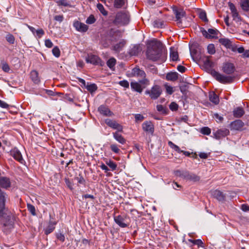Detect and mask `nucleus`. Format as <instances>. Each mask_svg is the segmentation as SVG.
Masks as SVG:
<instances>
[{
	"mask_svg": "<svg viewBox=\"0 0 249 249\" xmlns=\"http://www.w3.org/2000/svg\"><path fill=\"white\" fill-rule=\"evenodd\" d=\"M75 179L77 180L78 183L81 184H85L86 181L83 176L79 174V176L75 178Z\"/></svg>",
	"mask_w": 249,
	"mask_h": 249,
	"instance_id": "obj_50",
	"label": "nucleus"
},
{
	"mask_svg": "<svg viewBox=\"0 0 249 249\" xmlns=\"http://www.w3.org/2000/svg\"><path fill=\"white\" fill-rule=\"evenodd\" d=\"M209 100L215 105H217L219 102L218 96L213 92L209 93Z\"/></svg>",
	"mask_w": 249,
	"mask_h": 249,
	"instance_id": "obj_32",
	"label": "nucleus"
},
{
	"mask_svg": "<svg viewBox=\"0 0 249 249\" xmlns=\"http://www.w3.org/2000/svg\"><path fill=\"white\" fill-rule=\"evenodd\" d=\"M114 138L121 144H124L125 143L126 140L118 132H115L113 133Z\"/></svg>",
	"mask_w": 249,
	"mask_h": 249,
	"instance_id": "obj_27",
	"label": "nucleus"
},
{
	"mask_svg": "<svg viewBox=\"0 0 249 249\" xmlns=\"http://www.w3.org/2000/svg\"><path fill=\"white\" fill-rule=\"evenodd\" d=\"M184 177L186 179L194 182L198 181L200 179L199 177L194 174H187L184 176Z\"/></svg>",
	"mask_w": 249,
	"mask_h": 249,
	"instance_id": "obj_31",
	"label": "nucleus"
},
{
	"mask_svg": "<svg viewBox=\"0 0 249 249\" xmlns=\"http://www.w3.org/2000/svg\"><path fill=\"white\" fill-rule=\"evenodd\" d=\"M219 42L227 48H230L232 46L231 40L226 38H221L219 39Z\"/></svg>",
	"mask_w": 249,
	"mask_h": 249,
	"instance_id": "obj_26",
	"label": "nucleus"
},
{
	"mask_svg": "<svg viewBox=\"0 0 249 249\" xmlns=\"http://www.w3.org/2000/svg\"><path fill=\"white\" fill-rule=\"evenodd\" d=\"M36 36L38 38H40L43 35H44V31L42 29H39L38 30H36Z\"/></svg>",
	"mask_w": 249,
	"mask_h": 249,
	"instance_id": "obj_59",
	"label": "nucleus"
},
{
	"mask_svg": "<svg viewBox=\"0 0 249 249\" xmlns=\"http://www.w3.org/2000/svg\"><path fill=\"white\" fill-rule=\"evenodd\" d=\"M222 71L226 74L231 75L235 71V67L233 64L231 63H225L222 66Z\"/></svg>",
	"mask_w": 249,
	"mask_h": 249,
	"instance_id": "obj_12",
	"label": "nucleus"
},
{
	"mask_svg": "<svg viewBox=\"0 0 249 249\" xmlns=\"http://www.w3.org/2000/svg\"><path fill=\"white\" fill-rule=\"evenodd\" d=\"M119 84L120 86L126 88H128L129 85L128 82L126 80L121 81L119 82Z\"/></svg>",
	"mask_w": 249,
	"mask_h": 249,
	"instance_id": "obj_57",
	"label": "nucleus"
},
{
	"mask_svg": "<svg viewBox=\"0 0 249 249\" xmlns=\"http://www.w3.org/2000/svg\"><path fill=\"white\" fill-rule=\"evenodd\" d=\"M45 46L49 48H52L53 46V43L50 39H46L45 41Z\"/></svg>",
	"mask_w": 249,
	"mask_h": 249,
	"instance_id": "obj_62",
	"label": "nucleus"
},
{
	"mask_svg": "<svg viewBox=\"0 0 249 249\" xmlns=\"http://www.w3.org/2000/svg\"><path fill=\"white\" fill-rule=\"evenodd\" d=\"M207 52L210 54H213L215 53V47L213 44H210L208 45Z\"/></svg>",
	"mask_w": 249,
	"mask_h": 249,
	"instance_id": "obj_41",
	"label": "nucleus"
},
{
	"mask_svg": "<svg viewBox=\"0 0 249 249\" xmlns=\"http://www.w3.org/2000/svg\"><path fill=\"white\" fill-rule=\"evenodd\" d=\"M189 242L192 243L193 245H196L198 247H202L203 243L200 239L192 240L189 239Z\"/></svg>",
	"mask_w": 249,
	"mask_h": 249,
	"instance_id": "obj_40",
	"label": "nucleus"
},
{
	"mask_svg": "<svg viewBox=\"0 0 249 249\" xmlns=\"http://www.w3.org/2000/svg\"><path fill=\"white\" fill-rule=\"evenodd\" d=\"M129 77H139L144 78L146 77L145 72L142 70H141L139 67H136L133 68L131 72L128 73Z\"/></svg>",
	"mask_w": 249,
	"mask_h": 249,
	"instance_id": "obj_11",
	"label": "nucleus"
},
{
	"mask_svg": "<svg viewBox=\"0 0 249 249\" xmlns=\"http://www.w3.org/2000/svg\"><path fill=\"white\" fill-rule=\"evenodd\" d=\"M126 217L125 216L119 215L114 216V219L116 223L121 228H125L129 225V224L126 222Z\"/></svg>",
	"mask_w": 249,
	"mask_h": 249,
	"instance_id": "obj_13",
	"label": "nucleus"
},
{
	"mask_svg": "<svg viewBox=\"0 0 249 249\" xmlns=\"http://www.w3.org/2000/svg\"><path fill=\"white\" fill-rule=\"evenodd\" d=\"M9 105L6 102L0 100V107L2 108H8L9 107Z\"/></svg>",
	"mask_w": 249,
	"mask_h": 249,
	"instance_id": "obj_64",
	"label": "nucleus"
},
{
	"mask_svg": "<svg viewBox=\"0 0 249 249\" xmlns=\"http://www.w3.org/2000/svg\"><path fill=\"white\" fill-rule=\"evenodd\" d=\"M130 86L133 90L139 93H141L144 89V87H142L139 82H132L130 83Z\"/></svg>",
	"mask_w": 249,
	"mask_h": 249,
	"instance_id": "obj_22",
	"label": "nucleus"
},
{
	"mask_svg": "<svg viewBox=\"0 0 249 249\" xmlns=\"http://www.w3.org/2000/svg\"><path fill=\"white\" fill-rule=\"evenodd\" d=\"M135 119L136 123L142 122L144 119L143 115L140 114H136L135 115Z\"/></svg>",
	"mask_w": 249,
	"mask_h": 249,
	"instance_id": "obj_52",
	"label": "nucleus"
},
{
	"mask_svg": "<svg viewBox=\"0 0 249 249\" xmlns=\"http://www.w3.org/2000/svg\"><path fill=\"white\" fill-rule=\"evenodd\" d=\"M95 21V19L93 15H90L86 20V23L88 24H92Z\"/></svg>",
	"mask_w": 249,
	"mask_h": 249,
	"instance_id": "obj_56",
	"label": "nucleus"
},
{
	"mask_svg": "<svg viewBox=\"0 0 249 249\" xmlns=\"http://www.w3.org/2000/svg\"><path fill=\"white\" fill-rule=\"evenodd\" d=\"M213 117L216 119L217 122H222L223 120V117L220 116L218 113H214Z\"/></svg>",
	"mask_w": 249,
	"mask_h": 249,
	"instance_id": "obj_58",
	"label": "nucleus"
},
{
	"mask_svg": "<svg viewBox=\"0 0 249 249\" xmlns=\"http://www.w3.org/2000/svg\"><path fill=\"white\" fill-rule=\"evenodd\" d=\"M230 133V131L228 129L223 128L217 130L214 133V135L216 139H220L224 138Z\"/></svg>",
	"mask_w": 249,
	"mask_h": 249,
	"instance_id": "obj_17",
	"label": "nucleus"
},
{
	"mask_svg": "<svg viewBox=\"0 0 249 249\" xmlns=\"http://www.w3.org/2000/svg\"><path fill=\"white\" fill-rule=\"evenodd\" d=\"M142 128L143 130L151 135H153L154 132V125L153 123L150 121H146L142 124Z\"/></svg>",
	"mask_w": 249,
	"mask_h": 249,
	"instance_id": "obj_10",
	"label": "nucleus"
},
{
	"mask_svg": "<svg viewBox=\"0 0 249 249\" xmlns=\"http://www.w3.org/2000/svg\"><path fill=\"white\" fill-rule=\"evenodd\" d=\"M97 7L99 11L104 15L107 16V12L105 9L103 5L101 3H98L97 5Z\"/></svg>",
	"mask_w": 249,
	"mask_h": 249,
	"instance_id": "obj_42",
	"label": "nucleus"
},
{
	"mask_svg": "<svg viewBox=\"0 0 249 249\" xmlns=\"http://www.w3.org/2000/svg\"><path fill=\"white\" fill-rule=\"evenodd\" d=\"M56 222H53L50 221L49 222V225L46 228L45 231L46 234H48L51 233L55 229V225H56Z\"/></svg>",
	"mask_w": 249,
	"mask_h": 249,
	"instance_id": "obj_29",
	"label": "nucleus"
},
{
	"mask_svg": "<svg viewBox=\"0 0 249 249\" xmlns=\"http://www.w3.org/2000/svg\"><path fill=\"white\" fill-rule=\"evenodd\" d=\"M201 32L203 36L207 38H217L219 33V32L215 29H209L207 31L203 29Z\"/></svg>",
	"mask_w": 249,
	"mask_h": 249,
	"instance_id": "obj_9",
	"label": "nucleus"
},
{
	"mask_svg": "<svg viewBox=\"0 0 249 249\" xmlns=\"http://www.w3.org/2000/svg\"><path fill=\"white\" fill-rule=\"evenodd\" d=\"M249 28V25L241 18L233 21L230 30L232 33L243 35V33H247V30Z\"/></svg>",
	"mask_w": 249,
	"mask_h": 249,
	"instance_id": "obj_3",
	"label": "nucleus"
},
{
	"mask_svg": "<svg viewBox=\"0 0 249 249\" xmlns=\"http://www.w3.org/2000/svg\"><path fill=\"white\" fill-rule=\"evenodd\" d=\"M6 40L10 44H13L15 43V38L14 36L11 34H8L6 35Z\"/></svg>",
	"mask_w": 249,
	"mask_h": 249,
	"instance_id": "obj_39",
	"label": "nucleus"
},
{
	"mask_svg": "<svg viewBox=\"0 0 249 249\" xmlns=\"http://www.w3.org/2000/svg\"><path fill=\"white\" fill-rule=\"evenodd\" d=\"M145 93L148 94L152 99H156L161 94V89L159 86L156 85L153 86L150 90H146Z\"/></svg>",
	"mask_w": 249,
	"mask_h": 249,
	"instance_id": "obj_6",
	"label": "nucleus"
},
{
	"mask_svg": "<svg viewBox=\"0 0 249 249\" xmlns=\"http://www.w3.org/2000/svg\"><path fill=\"white\" fill-rule=\"evenodd\" d=\"M11 156L17 160L21 163H23L24 160L20 152L17 148H14L10 151Z\"/></svg>",
	"mask_w": 249,
	"mask_h": 249,
	"instance_id": "obj_15",
	"label": "nucleus"
},
{
	"mask_svg": "<svg viewBox=\"0 0 249 249\" xmlns=\"http://www.w3.org/2000/svg\"><path fill=\"white\" fill-rule=\"evenodd\" d=\"M241 210L245 212L249 211V205L247 204H243L241 206Z\"/></svg>",
	"mask_w": 249,
	"mask_h": 249,
	"instance_id": "obj_61",
	"label": "nucleus"
},
{
	"mask_svg": "<svg viewBox=\"0 0 249 249\" xmlns=\"http://www.w3.org/2000/svg\"><path fill=\"white\" fill-rule=\"evenodd\" d=\"M146 56L147 59L153 61L164 62L166 55L163 44L157 40L152 41L148 47Z\"/></svg>",
	"mask_w": 249,
	"mask_h": 249,
	"instance_id": "obj_2",
	"label": "nucleus"
},
{
	"mask_svg": "<svg viewBox=\"0 0 249 249\" xmlns=\"http://www.w3.org/2000/svg\"><path fill=\"white\" fill-rule=\"evenodd\" d=\"M244 114V111L241 107H238L233 111V115L235 117L240 118Z\"/></svg>",
	"mask_w": 249,
	"mask_h": 249,
	"instance_id": "obj_33",
	"label": "nucleus"
},
{
	"mask_svg": "<svg viewBox=\"0 0 249 249\" xmlns=\"http://www.w3.org/2000/svg\"><path fill=\"white\" fill-rule=\"evenodd\" d=\"M52 53L54 56L59 57L60 55V51L58 47H54L52 50Z\"/></svg>",
	"mask_w": 249,
	"mask_h": 249,
	"instance_id": "obj_48",
	"label": "nucleus"
},
{
	"mask_svg": "<svg viewBox=\"0 0 249 249\" xmlns=\"http://www.w3.org/2000/svg\"><path fill=\"white\" fill-rule=\"evenodd\" d=\"M201 60L206 68L210 69L212 67L213 62L211 61L210 56H204L201 58Z\"/></svg>",
	"mask_w": 249,
	"mask_h": 249,
	"instance_id": "obj_24",
	"label": "nucleus"
},
{
	"mask_svg": "<svg viewBox=\"0 0 249 249\" xmlns=\"http://www.w3.org/2000/svg\"><path fill=\"white\" fill-rule=\"evenodd\" d=\"M31 78L35 84H38L40 82V79L38 77V73L36 71H32L30 73Z\"/></svg>",
	"mask_w": 249,
	"mask_h": 249,
	"instance_id": "obj_28",
	"label": "nucleus"
},
{
	"mask_svg": "<svg viewBox=\"0 0 249 249\" xmlns=\"http://www.w3.org/2000/svg\"><path fill=\"white\" fill-rule=\"evenodd\" d=\"M178 106L177 104L175 102H172L169 108L172 111H176L178 110Z\"/></svg>",
	"mask_w": 249,
	"mask_h": 249,
	"instance_id": "obj_54",
	"label": "nucleus"
},
{
	"mask_svg": "<svg viewBox=\"0 0 249 249\" xmlns=\"http://www.w3.org/2000/svg\"><path fill=\"white\" fill-rule=\"evenodd\" d=\"M73 26L77 31L80 32H86L88 29V26L87 25L78 21H75L73 22Z\"/></svg>",
	"mask_w": 249,
	"mask_h": 249,
	"instance_id": "obj_16",
	"label": "nucleus"
},
{
	"mask_svg": "<svg viewBox=\"0 0 249 249\" xmlns=\"http://www.w3.org/2000/svg\"><path fill=\"white\" fill-rule=\"evenodd\" d=\"M213 75L217 81L223 84L231 83L233 79L231 76H226L215 71L213 72Z\"/></svg>",
	"mask_w": 249,
	"mask_h": 249,
	"instance_id": "obj_5",
	"label": "nucleus"
},
{
	"mask_svg": "<svg viewBox=\"0 0 249 249\" xmlns=\"http://www.w3.org/2000/svg\"><path fill=\"white\" fill-rule=\"evenodd\" d=\"M27 208L28 210L30 211V212L33 215H36V209L35 207L30 204H27Z\"/></svg>",
	"mask_w": 249,
	"mask_h": 249,
	"instance_id": "obj_51",
	"label": "nucleus"
},
{
	"mask_svg": "<svg viewBox=\"0 0 249 249\" xmlns=\"http://www.w3.org/2000/svg\"><path fill=\"white\" fill-rule=\"evenodd\" d=\"M11 181L8 178L0 177V187L8 189L11 186ZM6 194L0 189V224L4 227H12V214L6 207Z\"/></svg>",
	"mask_w": 249,
	"mask_h": 249,
	"instance_id": "obj_1",
	"label": "nucleus"
},
{
	"mask_svg": "<svg viewBox=\"0 0 249 249\" xmlns=\"http://www.w3.org/2000/svg\"><path fill=\"white\" fill-rule=\"evenodd\" d=\"M139 47L137 45L134 46L132 48L131 47L129 51V53L130 55H136L139 53Z\"/></svg>",
	"mask_w": 249,
	"mask_h": 249,
	"instance_id": "obj_36",
	"label": "nucleus"
},
{
	"mask_svg": "<svg viewBox=\"0 0 249 249\" xmlns=\"http://www.w3.org/2000/svg\"><path fill=\"white\" fill-rule=\"evenodd\" d=\"M154 26L157 28H162L163 26V22L160 20H155L154 23Z\"/></svg>",
	"mask_w": 249,
	"mask_h": 249,
	"instance_id": "obj_55",
	"label": "nucleus"
},
{
	"mask_svg": "<svg viewBox=\"0 0 249 249\" xmlns=\"http://www.w3.org/2000/svg\"><path fill=\"white\" fill-rule=\"evenodd\" d=\"M116 64V59L114 57L110 58L107 62V66L111 69L114 70Z\"/></svg>",
	"mask_w": 249,
	"mask_h": 249,
	"instance_id": "obj_34",
	"label": "nucleus"
},
{
	"mask_svg": "<svg viewBox=\"0 0 249 249\" xmlns=\"http://www.w3.org/2000/svg\"><path fill=\"white\" fill-rule=\"evenodd\" d=\"M170 57L171 59L174 61H176L178 59V51L174 47L170 48Z\"/></svg>",
	"mask_w": 249,
	"mask_h": 249,
	"instance_id": "obj_25",
	"label": "nucleus"
},
{
	"mask_svg": "<svg viewBox=\"0 0 249 249\" xmlns=\"http://www.w3.org/2000/svg\"><path fill=\"white\" fill-rule=\"evenodd\" d=\"M143 79L140 80L139 82L142 86L144 87V88L150 84L149 80L145 77L142 78Z\"/></svg>",
	"mask_w": 249,
	"mask_h": 249,
	"instance_id": "obj_47",
	"label": "nucleus"
},
{
	"mask_svg": "<svg viewBox=\"0 0 249 249\" xmlns=\"http://www.w3.org/2000/svg\"><path fill=\"white\" fill-rule=\"evenodd\" d=\"M129 20V16L127 14L119 13L116 15L114 21L116 23L124 25L128 23Z\"/></svg>",
	"mask_w": 249,
	"mask_h": 249,
	"instance_id": "obj_7",
	"label": "nucleus"
},
{
	"mask_svg": "<svg viewBox=\"0 0 249 249\" xmlns=\"http://www.w3.org/2000/svg\"><path fill=\"white\" fill-rule=\"evenodd\" d=\"M168 144L171 148L173 149L176 152L179 153L182 152V150H181L180 148L178 145H176L172 142L169 141Z\"/></svg>",
	"mask_w": 249,
	"mask_h": 249,
	"instance_id": "obj_37",
	"label": "nucleus"
},
{
	"mask_svg": "<svg viewBox=\"0 0 249 249\" xmlns=\"http://www.w3.org/2000/svg\"><path fill=\"white\" fill-rule=\"evenodd\" d=\"M165 87L166 88V92L169 94H172L173 93V92H174L173 89V87L170 86H168V85H165Z\"/></svg>",
	"mask_w": 249,
	"mask_h": 249,
	"instance_id": "obj_63",
	"label": "nucleus"
},
{
	"mask_svg": "<svg viewBox=\"0 0 249 249\" xmlns=\"http://www.w3.org/2000/svg\"><path fill=\"white\" fill-rule=\"evenodd\" d=\"M105 123L110 127L113 129L117 130L118 131L122 132L123 127L116 121L110 119H107L105 121Z\"/></svg>",
	"mask_w": 249,
	"mask_h": 249,
	"instance_id": "obj_8",
	"label": "nucleus"
},
{
	"mask_svg": "<svg viewBox=\"0 0 249 249\" xmlns=\"http://www.w3.org/2000/svg\"><path fill=\"white\" fill-rule=\"evenodd\" d=\"M125 44V40L122 39L119 42L117 43L112 46V50L117 53H119L122 51Z\"/></svg>",
	"mask_w": 249,
	"mask_h": 249,
	"instance_id": "obj_20",
	"label": "nucleus"
},
{
	"mask_svg": "<svg viewBox=\"0 0 249 249\" xmlns=\"http://www.w3.org/2000/svg\"><path fill=\"white\" fill-rule=\"evenodd\" d=\"M99 112L102 115L106 116H111L113 114L106 106H100L98 109Z\"/></svg>",
	"mask_w": 249,
	"mask_h": 249,
	"instance_id": "obj_21",
	"label": "nucleus"
},
{
	"mask_svg": "<svg viewBox=\"0 0 249 249\" xmlns=\"http://www.w3.org/2000/svg\"><path fill=\"white\" fill-rule=\"evenodd\" d=\"M213 195L214 198L219 201H223L225 199V195L219 190H216L214 191Z\"/></svg>",
	"mask_w": 249,
	"mask_h": 249,
	"instance_id": "obj_23",
	"label": "nucleus"
},
{
	"mask_svg": "<svg viewBox=\"0 0 249 249\" xmlns=\"http://www.w3.org/2000/svg\"><path fill=\"white\" fill-rule=\"evenodd\" d=\"M56 2L58 6H70V3L67 0H58Z\"/></svg>",
	"mask_w": 249,
	"mask_h": 249,
	"instance_id": "obj_46",
	"label": "nucleus"
},
{
	"mask_svg": "<svg viewBox=\"0 0 249 249\" xmlns=\"http://www.w3.org/2000/svg\"><path fill=\"white\" fill-rule=\"evenodd\" d=\"M166 78L168 81H176L178 78V73L176 72L168 73L166 74Z\"/></svg>",
	"mask_w": 249,
	"mask_h": 249,
	"instance_id": "obj_30",
	"label": "nucleus"
},
{
	"mask_svg": "<svg viewBox=\"0 0 249 249\" xmlns=\"http://www.w3.org/2000/svg\"><path fill=\"white\" fill-rule=\"evenodd\" d=\"M240 5L243 10L249 11V0H241Z\"/></svg>",
	"mask_w": 249,
	"mask_h": 249,
	"instance_id": "obj_35",
	"label": "nucleus"
},
{
	"mask_svg": "<svg viewBox=\"0 0 249 249\" xmlns=\"http://www.w3.org/2000/svg\"><path fill=\"white\" fill-rule=\"evenodd\" d=\"M86 61L88 63H90L94 65L103 66L104 62L98 56L92 53H89L86 57Z\"/></svg>",
	"mask_w": 249,
	"mask_h": 249,
	"instance_id": "obj_4",
	"label": "nucleus"
},
{
	"mask_svg": "<svg viewBox=\"0 0 249 249\" xmlns=\"http://www.w3.org/2000/svg\"><path fill=\"white\" fill-rule=\"evenodd\" d=\"M126 0H115L114 6L117 8L122 7L125 3Z\"/></svg>",
	"mask_w": 249,
	"mask_h": 249,
	"instance_id": "obj_38",
	"label": "nucleus"
},
{
	"mask_svg": "<svg viewBox=\"0 0 249 249\" xmlns=\"http://www.w3.org/2000/svg\"><path fill=\"white\" fill-rule=\"evenodd\" d=\"M176 15V21L179 26H182V20L181 19L185 17V12L182 9H178L174 11Z\"/></svg>",
	"mask_w": 249,
	"mask_h": 249,
	"instance_id": "obj_14",
	"label": "nucleus"
},
{
	"mask_svg": "<svg viewBox=\"0 0 249 249\" xmlns=\"http://www.w3.org/2000/svg\"><path fill=\"white\" fill-rule=\"evenodd\" d=\"M110 149L111 151L114 152L115 153H119L120 151L117 145L116 144H111Z\"/></svg>",
	"mask_w": 249,
	"mask_h": 249,
	"instance_id": "obj_53",
	"label": "nucleus"
},
{
	"mask_svg": "<svg viewBox=\"0 0 249 249\" xmlns=\"http://www.w3.org/2000/svg\"><path fill=\"white\" fill-rule=\"evenodd\" d=\"M106 163L113 171L115 170L117 168V164L111 160L107 161Z\"/></svg>",
	"mask_w": 249,
	"mask_h": 249,
	"instance_id": "obj_44",
	"label": "nucleus"
},
{
	"mask_svg": "<svg viewBox=\"0 0 249 249\" xmlns=\"http://www.w3.org/2000/svg\"><path fill=\"white\" fill-rule=\"evenodd\" d=\"M229 6L231 11L233 21H235L241 18L234 5L232 3H229Z\"/></svg>",
	"mask_w": 249,
	"mask_h": 249,
	"instance_id": "obj_19",
	"label": "nucleus"
},
{
	"mask_svg": "<svg viewBox=\"0 0 249 249\" xmlns=\"http://www.w3.org/2000/svg\"><path fill=\"white\" fill-rule=\"evenodd\" d=\"M211 132V129L209 128L208 127H203L201 128L200 130V132L202 134L207 135L210 134Z\"/></svg>",
	"mask_w": 249,
	"mask_h": 249,
	"instance_id": "obj_49",
	"label": "nucleus"
},
{
	"mask_svg": "<svg viewBox=\"0 0 249 249\" xmlns=\"http://www.w3.org/2000/svg\"><path fill=\"white\" fill-rule=\"evenodd\" d=\"M56 237L58 240H60V241H61L62 242L65 241V236L63 234H62L61 233H59L57 234Z\"/></svg>",
	"mask_w": 249,
	"mask_h": 249,
	"instance_id": "obj_60",
	"label": "nucleus"
},
{
	"mask_svg": "<svg viewBox=\"0 0 249 249\" xmlns=\"http://www.w3.org/2000/svg\"><path fill=\"white\" fill-rule=\"evenodd\" d=\"M199 17L201 20L205 22H207L208 20L207 18L206 13L204 11H201L199 12Z\"/></svg>",
	"mask_w": 249,
	"mask_h": 249,
	"instance_id": "obj_45",
	"label": "nucleus"
},
{
	"mask_svg": "<svg viewBox=\"0 0 249 249\" xmlns=\"http://www.w3.org/2000/svg\"><path fill=\"white\" fill-rule=\"evenodd\" d=\"M244 125V123L239 120L232 122L230 124L231 129L235 130H241Z\"/></svg>",
	"mask_w": 249,
	"mask_h": 249,
	"instance_id": "obj_18",
	"label": "nucleus"
},
{
	"mask_svg": "<svg viewBox=\"0 0 249 249\" xmlns=\"http://www.w3.org/2000/svg\"><path fill=\"white\" fill-rule=\"evenodd\" d=\"M87 89L88 90L91 92H94L97 89V86L95 84H91L87 86Z\"/></svg>",
	"mask_w": 249,
	"mask_h": 249,
	"instance_id": "obj_43",
	"label": "nucleus"
}]
</instances>
